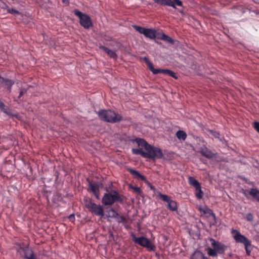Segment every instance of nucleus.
Here are the masks:
<instances>
[{
  "label": "nucleus",
  "mask_w": 259,
  "mask_h": 259,
  "mask_svg": "<svg viewBox=\"0 0 259 259\" xmlns=\"http://www.w3.org/2000/svg\"><path fill=\"white\" fill-rule=\"evenodd\" d=\"M209 240L211 245L218 252V254H223L227 249V246L222 242L217 241L212 238H210Z\"/></svg>",
  "instance_id": "nucleus-13"
},
{
  "label": "nucleus",
  "mask_w": 259,
  "mask_h": 259,
  "mask_svg": "<svg viewBox=\"0 0 259 259\" xmlns=\"http://www.w3.org/2000/svg\"><path fill=\"white\" fill-rule=\"evenodd\" d=\"M200 152L201 155L208 159H211L216 157L217 153H214L212 151L209 150L205 146L200 148Z\"/></svg>",
  "instance_id": "nucleus-14"
},
{
  "label": "nucleus",
  "mask_w": 259,
  "mask_h": 259,
  "mask_svg": "<svg viewBox=\"0 0 259 259\" xmlns=\"http://www.w3.org/2000/svg\"><path fill=\"white\" fill-rule=\"evenodd\" d=\"M8 13L12 14H19L20 13L18 11L14 9H9L8 10Z\"/></svg>",
  "instance_id": "nucleus-32"
},
{
  "label": "nucleus",
  "mask_w": 259,
  "mask_h": 259,
  "mask_svg": "<svg viewBox=\"0 0 259 259\" xmlns=\"http://www.w3.org/2000/svg\"><path fill=\"white\" fill-rule=\"evenodd\" d=\"M14 84V81L9 79H5L3 77V80L1 81L0 86L6 88L9 93L11 92L12 87Z\"/></svg>",
  "instance_id": "nucleus-15"
},
{
  "label": "nucleus",
  "mask_w": 259,
  "mask_h": 259,
  "mask_svg": "<svg viewBox=\"0 0 259 259\" xmlns=\"http://www.w3.org/2000/svg\"><path fill=\"white\" fill-rule=\"evenodd\" d=\"M114 219H115V220L119 223H124L126 222V218L124 216L120 215L118 213H117V215H116Z\"/></svg>",
  "instance_id": "nucleus-23"
},
{
  "label": "nucleus",
  "mask_w": 259,
  "mask_h": 259,
  "mask_svg": "<svg viewBox=\"0 0 259 259\" xmlns=\"http://www.w3.org/2000/svg\"><path fill=\"white\" fill-rule=\"evenodd\" d=\"M246 219L248 221H252L253 219V216L251 213L246 214Z\"/></svg>",
  "instance_id": "nucleus-33"
},
{
  "label": "nucleus",
  "mask_w": 259,
  "mask_h": 259,
  "mask_svg": "<svg viewBox=\"0 0 259 259\" xmlns=\"http://www.w3.org/2000/svg\"><path fill=\"white\" fill-rule=\"evenodd\" d=\"M165 35V34L164 33H156V38H157L158 39L161 40V38H162L163 35Z\"/></svg>",
  "instance_id": "nucleus-37"
},
{
  "label": "nucleus",
  "mask_w": 259,
  "mask_h": 259,
  "mask_svg": "<svg viewBox=\"0 0 259 259\" xmlns=\"http://www.w3.org/2000/svg\"><path fill=\"white\" fill-rule=\"evenodd\" d=\"M85 207L93 214L103 217L104 215L102 206L97 205L93 202L92 199L86 198L83 199Z\"/></svg>",
  "instance_id": "nucleus-6"
},
{
  "label": "nucleus",
  "mask_w": 259,
  "mask_h": 259,
  "mask_svg": "<svg viewBox=\"0 0 259 259\" xmlns=\"http://www.w3.org/2000/svg\"><path fill=\"white\" fill-rule=\"evenodd\" d=\"M68 219L71 222H74L75 216H74V214H71L69 215L68 217Z\"/></svg>",
  "instance_id": "nucleus-36"
},
{
  "label": "nucleus",
  "mask_w": 259,
  "mask_h": 259,
  "mask_svg": "<svg viewBox=\"0 0 259 259\" xmlns=\"http://www.w3.org/2000/svg\"><path fill=\"white\" fill-rule=\"evenodd\" d=\"M253 127L254 129L259 133V122H255L254 123Z\"/></svg>",
  "instance_id": "nucleus-34"
},
{
  "label": "nucleus",
  "mask_w": 259,
  "mask_h": 259,
  "mask_svg": "<svg viewBox=\"0 0 259 259\" xmlns=\"http://www.w3.org/2000/svg\"><path fill=\"white\" fill-rule=\"evenodd\" d=\"M144 61L147 64L149 70L152 72L153 74L163 73L167 74L175 79H177V76H176L175 73L173 71L168 69H155L152 63L149 61V59L147 57L144 58Z\"/></svg>",
  "instance_id": "nucleus-8"
},
{
  "label": "nucleus",
  "mask_w": 259,
  "mask_h": 259,
  "mask_svg": "<svg viewBox=\"0 0 259 259\" xmlns=\"http://www.w3.org/2000/svg\"><path fill=\"white\" fill-rule=\"evenodd\" d=\"M34 251L32 250L31 248L29 247L27 249V250L23 253H24V257L26 259L27 257H29V255L33 254Z\"/></svg>",
  "instance_id": "nucleus-28"
},
{
  "label": "nucleus",
  "mask_w": 259,
  "mask_h": 259,
  "mask_svg": "<svg viewBox=\"0 0 259 259\" xmlns=\"http://www.w3.org/2000/svg\"><path fill=\"white\" fill-rule=\"evenodd\" d=\"M133 27L137 31L150 39H155L156 37V30L154 29L146 28L136 25H133Z\"/></svg>",
  "instance_id": "nucleus-10"
},
{
  "label": "nucleus",
  "mask_w": 259,
  "mask_h": 259,
  "mask_svg": "<svg viewBox=\"0 0 259 259\" xmlns=\"http://www.w3.org/2000/svg\"><path fill=\"white\" fill-rule=\"evenodd\" d=\"M89 190L91 192H92L94 195H98L99 192V187L96 185L93 184L92 183L90 182L89 183Z\"/></svg>",
  "instance_id": "nucleus-21"
},
{
  "label": "nucleus",
  "mask_w": 259,
  "mask_h": 259,
  "mask_svg": "<svg viewBox=\"0 0 259 259\" xmlns=\"http://www.w3.org/2000/svg\"><path fill=\"white\" fill-rule=\"evenodd\" d=\"M176 136L180 141H185L187 138L186 133L184 131L181 130L178 131L176 133Z\"/></svg>",
  "instance_id": "nucleus-22"
},
{
  "label": "nucleus",
  "mask_w": 259,
  "mask_h": 259,
  "mask_svg": "<svg viewBox=\"0 0 259 259\" xmlns=\"http://www.w3.org/2000/svg\"><path fill=\"white\" fill-rule=\"evenodd\" d=\"M4 107V104L0 101V108Z\"/></svg>",
  "instance_id": "nucleus-43"
},
{
  "label": "nucleus",
  "mask_w": 259,
  "mask_h": 259,
  "mask_svg": "<svg viewBox=\"0 0 259 259\" xmlns=\"http://www.w3.org/2000/svg\"><path fill=\"white\" fill-rule=\"evenodd\" d=\"M85 207L93 214L103 217L104 215L102 206L97 205L93 202L92 199L86 198L83 199Z\"/></svg>",
  "instance_id": "nucleus-5"
},
{
  "label": "nucleus",
  "mask_w": 259,
  "mask_h": 259,
  "mask_svg": "<svg viewBox=\"0 0 259 259\" xmlns=\"http://www.w3.org/2000/svg\"><path fill=\"white\" fill-rule=\"evenodd\" d=\"M24 92L23 91H21L20 93H19V95L18 97V99H20L21 97L24 95Z\"/></svg>",
  "instance_id": "nucleus-40"
},
{
  "label": "nucleus",
  "mask_w": 259,
  "mask_h": 259,
  "mask_svg": "<svg viewBox=\"0 0 259 259\" xmlns=\"http://www.w3.org/2000/svg\"><path fill=\"white\" fill-rule=\"evenodd\" d=\"M204 254L201 251H195L191 256V259H207Z\"/></svg>",
  "instance_id": "nucleus-20"
},
{
  "label": "nucleus",
  "mask_w": 259,
  "mask_h": 259,
  "mask_svg": "<svg viewBox=\"0 0 259 259\" xmlns=\"http://www.w3.org/2000/svg\"><path fill=\"white\" fill-rule=\"evenodd\" d=\"M26 259H37L36 255L34 253H33V254L29 255V257H27Z\"/></svg>",
  "instance_id": "nucleus-39"
},
{
  "label": "nucleus",
  "mask_w": 259,
  "mask_h": 259,
  "mask_svg": "<svg viewBox=\"0 0 259 259\" xmlns=\"http://www.w3.org/2000/svg\"><path fill=\"white\" fill-rule=\"evenodd\" d=\"M155 3L161 6H167L176 9V6H183V3L180 0H153Z\"/></svg>",
  "instance_id": "nucleus-12"
},
{
  "label": "nucleus",
  "mask_w": 259,
  "mask_h": 259,
  "mask_svg": "<svg viewBox=\"0 0 259 259\" xmlns=\"http://www.w3.org/2000/svg\"><path fill=\"white\" fill-rule=\"evenodd\" d=\"M26 259H37L36 255L34 253H33V254L29 255V257H27Z\"/></svg>",
  "instance_id": "nucleus-38"
},
{
  "label": "nucleus",
  "mask_w": 259,
  "mask_h": 259,
  "mask_svg": "<svg viewBox=\"0 0 259 259\" xmlns=\"http://www.w3.org/2000/svg\"><path fill=\"white\" fill-rule=\"evenodd\" d=\"M247 191L246 190L245 191H244V192L243 193L244 195L246 196V197H247Z\"/></svg>",
  "instance_id": "nucleus-44"
},
{
  "label": "nucleus",
  "mask_w": 259,
  "mask_h": 259,
  "mask_svg": "<svg viewBox=\"0 0 259 259\" xmlns=\"http://www.w3.org/2000/svg\"><path fill=\"white\" fill-rule=\"evenodd\" d=\"M138 146L143 147L146 152L142 149H132V153L134 154L140 155L143 157L148 158L152 160L156 159H161L163 157L162 150L158 148L149 144L145 140L137 138L135 140Z\"/></svg>",
  "instance_id": "nucleus-1"
},
{
  "label": "nucleus",
  "mask_w": 259,
  "mask_h": 259,
  "mask_svg": "<svg viewBox=\"0 0 259 259\" xmlns=\"http://www.w3.org/2000/svg\"><path fill=\"white\" fill-rule=\"evenodd\" d=\"M218 252L215 250L214 248H208L207 249V254L210 256L216 257Z\"/></svg>",
  "instance_id": "nucleus-25"
},
{
  "label": "nucleus",
  "mask_w": 259,
  "mask_h": 259,
  "mask_svg": "<svg viewBox=\"0 0 259 259\" xmlns=\"http://www.w3.org/2000/svg\"><path fill=\"white\" fill-rule=\"evenodd\" d=\"M13 3H15V2H16L17 0H11Z\"/></svg>",
  "instance_id": "nucleus-46"
},
{
  "label": "nucleus",
  "mask_w": 259,
  "mask_h": 259,
  "mask_svg": "<svg viewBox=\"0 0 259 259\" xmlns=\"http://www.w3.org/2000/svg\"><path fill=\"white\" fill-rule=\"evenodd\" d=\"M157 197L167 203V208L171 211H176L178 210V206L176 201L172 200L170 197L167 195L159 193Z\"/></svg>",
  "instance_id": "nucleus-11"
},
{
  "label": "nucleus",
  "mask_w": 259,
  "mask_h": 259,
  "mask_svg": "<svg viewBox=\"0 0 259 259\" xmlns=\"http://www.w3.org/2000/svg\"><path fill=\"white\" fill-rule=\"evenodd\" d=\"M74 14L79 19V24L85 29H89L93 27V23L90 17L86 14L82 13L78 10L73 11Z\"/></svg>",
  "instance_id": "nucleus-7"
},
{
  "label": "nucleus",
  "mask_w": 259,
  "mask_h": 259,
  "mask_svg": "<svg viewBox=\"0 0 259 259\" xmlns=\"http://www.w3.org/2000/svg\"><path fill=\"white\" fill-rule=\"evenodd\" d=\"M108 40H111V37H110L108 36Z\"/></svg>",
  "instance_id": "nucleus-45"
},
{
  "label": "nucleus",
  "mask_w": 259,
  "mask_h": 259,
  "mask_svg": "<svg viewBox=\"0 0 259 259\" xmlns=\"http://www.w3.org/2000/svg\"><path fill=\"white\" fill-rule=\"evenodd\" d=\"M237 9L241 10L242 14L245 13L248 10L247 9L244 8L242 6H239Z\"/></svg>",
  "instance_id": "nucleus-35"
},
{
  "label": "nucleus",
  "mask_w": 259,
  "mask_h": 259,
  "mask_svg": "<svg viewBox=\"0 0 259 259\" xmlns=\"http://www.w3.org/2000/svg\"><path fill=\"white\" fill-rule=\"evenodd\" d=\"M99 48L104 51L107 53L111 58L113 59H116L117 57V54L115 51L110 50L108 48L103 46H100Z\"/></svg>",
  "instance_id": "nucleus-17"
},
{
  "label": "nucleus",
  "mask_w": 259,
  "mask_h": 259,
  "mask_svg": "<svg viewBox=\"0 0 259 259\" xmlns=\"http://www.w3.org/2000/svg\"><path fill=\"white\" fill-rule=\"evenodd\" d=\"M162 40L165 41L166 42H169L171 44H174V40L171 38L168 35L165 34L163 35L162 37L161 38Z\"/></svg>",
  "instance_id": "nucleus-26"
},
{
  "label": "nucleus",
  "mask_w": 259,
  "mask_h": 259,
  "mask_svg": "<svg viewBox=\"0 0 259 259\" xmlns=\"http://www.w3.org/2000/svg\"><path fill=\"white\" fill-rule=\"evenodd\" d=\"M62 3L66 5H68L69 4V0H62Z\"/></svg>",
  "instance_id": "nucleus-41"
},
{
  "label": "nucleus",
  "mask_w": 259,
  "mask_h": 259,
  "mask_svg": "<svg viewBox=\"0 0 259 259\" xmlns=\"http://www.w3.org/2000/svg\"><path fill=\"white\" fill-rule=\"evenodd\" d=\"M124 197L120 195L117 191L113 190L112 193H105L102 199V203L104 205H112L115 202L123 203Z\"/></svg>",
  "instance_id": "nucleus-4"
},
{
  "label": "nucleus",
  "mask_w": 259,
  "mask_h": 259,
  "mask_svg": "<svg viewBox=\"0 0 259 259\" xmlns=\"http://www.w3.org/2000/svg\"><path fill=\"white\" fill-rule=\"evenodd\" d=\"M131 188L138 195H140L142 193V191L140 189V188L138 187H134V186H130Z\"/></svg>",
  "instance_id": "nucleus-30"
},
{
  "label": "nucleus",
  "mask_w": 259,
  "mask_h": 259,
  "mask_svg": "<svg viewBox=\"0 0 259 259\" xmlns=\"http://www.w3.org/2000/svg\"><path fill=\"white\" fill-rule=\"evenodd\" d=\"M231 233L235 241L238 243L243 244L244 246L246 255L250 256L252 250L251 241L237 230L233 229L231 231Z\"/></svg>",
  "instance_id": "nucleus-3"
},
{
  "label": "nucleus",
  "mask_w": 259,
  "mask_h": 259,
  "mask_svg": "<svg viewBox=\"0 0 259 259\" xmlns=\"http://www.w3.org/2000/svg\"><path fill=\"white\" fill-rule=\"evenodd\" d=\"M127 170L129 172L132 176H134V178L137 179H141L142 181L147 182V180L146 177L140 174V173L135 169H133L131 168H127Z\"/></svg>",
  "instance_id": "nucleus-16"
},
{
  "label": "nucleus",
  "mask_w": 259,
  "mask_h": 259,
  "mask_svg": "<svg viewBox=\"0 0 259 259\" xmlns=\"http://www.w3.org/2000/svg\"><path fill=\"white\" fill-rule=\"evenodd\" d=\"M99 118L109 123H116L122 120V117L112 110H100L98 113Z\"/></svg>",
  "instance_id": "nucleus-2"
},
{
  "label": "nucleus",
  "mask_w": 259,
  "mask_h": 259,
  "mask_svg": "<svg viewBox=\"0 0 259 259\" xmlns=\"http://www.w3.org/2000/svg\"><path fill=\"white\" fill-rule=\"evenodd\" d=\"M188 181L189 185L194 187L195 189H199L200 187H201L200 183L194 177H189L188 179Z\"/></svg>",
  "instance_id": "nucleus-18"
},
{
  "label": "nucleus",
  "mask_w": 259,
  "mask_h": 259,
  "mask_svg": "<svg viewBox=\"0 0 259 259\" xmlns=\"http://www.w3.org/2000/svg\"><path fill=\"white\" fill-rule=\"evenodd\" d=\"M202 212L204 214H208L209 215L212 216L214 219L215 218V215L213 212L212 210L208 207H204L202 210Z\"/></svg>",
  "instance_id": "nucleus-24"
},
{
  "label": "nucleus",
  "mask_w": 259,
  "mask_h": 259,
  "mask_svg": "<svg viewBox=\"0 0 259 259\" xmlns=\"http://www.w3.org/2000/svg\"><path fill=\"white\" fill-rule=\"evenodd\" d=\"M195 195H196V197L198 199H200L202 198L203 195V192L201 190V187H200V188L199 189H196Z\"/></svg>",
  "instance_id": "nucleus-27"
},
{
  "label": "nucleus",
  "mask_w": 259,
  "mask_h": 259,
  "mask_svg": "<svg viewBox=\"0 0 259 259\" xmlns=\"http://www.w3.org/2000/svg\"><path fill=\"white\" fill-rule=\"evenodd\" d=\"M132 240L139 245L146 248L149 251H154L155 246L153 245L150 241L145 237H137L135 234H132Z\"/></svg>",
  "instance_id": "nucleus-9"
},
{
  "label": "nucleus",
  "mask_w": 259,
  "mask_h": 259,
  "mask_svg": "<svg viewBox=\"0 0 259 259\" xmlns=\"http://www.w3.org/2000/svg\"><path fill=\"white\" fill-rule=\"evenodd\" d=\"M248 194L251 196L256 201L259 202V190L255 188H251L248 191Z\"/></svg>",
  "instance_id": "nucleus-19"
},
{
  "label": "nucleus",
  "mask_w": 259,
  "mask_h": 259,
  "mask_svg": "<svg viewBox=\"0 0 259 259\" xmlns=\"http://www.w3.org/2000/svg\"><path fill=\"white\" fill-rule=\"evenodd\" d=\"M117 214V212L113 208H111L109 210V217L114 218Z\"/></svg>",
  "instance_id": "nucleus-29"
},
{
  "label": "nucleus",
  "mask_w": 259,
  "mask_h": 259,
  "mask_svg": "<svg viewBox=\"0 0 259 259\" xmlns=\"http://www.w3.org/2000/svg\"><path fill=\"white\" fill-rule=\"evenodd\" d=\"M28 247V245H24V244H23L22 245H19V250H21L24 253Z\"/></svg>",
  "instance_id": "nucleus-31"
},
{
  "label": "nucleus",
  "mask_w": 259,
  "mask_h": 259,
  "mask_svg": "<svg viewBox=\"0 0 259 259\" xmlns=\"http://www.w3.org/2000/svg\"><path fill=\"white\" fill-rule=\"evenodd\" d=\"M146 183H147L150 187L151 190H154L155 189V188L152 186L147 181V182H145Z\"/></svg>",
  "instance_id": "nucleus-42"
}]
</instances>
